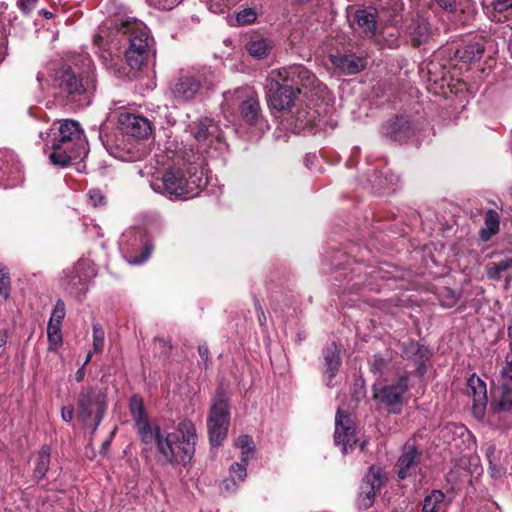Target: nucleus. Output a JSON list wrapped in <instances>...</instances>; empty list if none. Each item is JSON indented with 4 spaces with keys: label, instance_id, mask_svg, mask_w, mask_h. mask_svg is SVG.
<instances>
[{
    "label": "nucleus",
    "instance_id": "nucleus-56",
    "mask_svg": "<svg viewBox=\"0 0 512 512\" xmlns=\"http://www.w3.org/2000/svg\"><path fill=\"white\" fill-rule=\"evenodd\" d=\"M84 374H85V371H84V366L79 368L76 372V379L77 381H81L84 377Z\"/></svg>",
    "mask_w": 512,
    "mask_h": 512
},
{
    "label": "nucleus",
    "instance_id": "nucleus-12",
    "mask_svg": "<svg viewBox=\"0 0 512 512\" xmlns=\"http://www.w3.org/2000/svg\"><path fill=\"white\" fill-rule=\"evenodd\" d=\"M226 105L239 103L240 113L245 122L255 124L260 116L258 97L247 88H237L234 92L224 94Z\"/></svg>",
    "mask_w": 512,
    "mask_h": 512
},
{
    "label": "nucleus",
    "instance_id": "nucleus-2",
    "mask_svg": "<svg viewBox=\"0 0 512 512\" xmlns=\"http://www.w3.org/2000/svg\"><path fill=\"white\" fill-rule=\"evenodd\" d=\"M40 137L45 142V152L49 149L52 164L65 167L72 161L83 158L87 154V141L77 121L66 119L53 126Z\"/></svg>",
    "mask_w": 512,
    "mask_h": 512
},
{
    "label": "nucleus",
    "instance_id": "nucleus-15",
    "mask_svg": "<svg viewBox=\"0 0 512 512\" xmlns=\"http://www.w3.org/2000/svg\"><path fill=\"white\" fill-rule=\"evenodd\" d=\"M334 441L337 446L341 447L344 454L352 450L357 443L352 420L348 415H344L340 408L335 417Z\"/></svg>",
    "mask_w": 512,
    "mask_h": 512
},
{
    "label": "nucleus",
    "instance_id": "nucleus-47",
    "mask_svg": "<svg viewBox=\"0 0 512 512\" xmlns=\"http://www.w3.org/2000/svg\"><path fill=\"white\" fill-rule=\"evenodd\" d=\"M512 7V0H495L493 2V9L496 12L502 13Z\"/></svg>",
    "mask_w": 512,
    "mask_h": 512
},
{
    "label": "nucleus",
    "instance_id": "nucleus-60",
    "mask_svg": "<svg viewBox=\"0 0 512 512\" xmlns=\"http://www.w3.org/2000/svg\"><path fill=\"white\" fill-rule=\"evenodd\" d=\"M42 79H43V74L38 73V74H37V80H38V82H40V83H41Z\"/></svg>",
    "mask_w": 512,
    "mask_h": 512
},
{
    "label": "nucleus",
    "instance_id": "nucleus-28",
    "mask_svg": "<svg viewBox=\"0 0 512 512\" xmlns=\"http://www.w3.org/2000/svg\"><path fill=\"white\" fill-rule=\"evenodd\" d=\"M445 495L440 490H433L423 503L424 512H441L445 508Z\"/></svg>",
    "mask_w": 512,
    "mask_h": 512
},
{
    "label": "nucleus",
    "instance_id": "nucleus-48",
    "mask_svg": "<svg viewBox=\"0 0 512 512\" xmlns=\"http://www.w3.org/2000/svg\"><path fill=\"white\" fill-rule=\"evenodd\" d=\"M37 1L38 0H18V7L23 13L28 14L35 8Z\"/></svg>",
    "mask_w": 512,
    "mask_h": 512
},
{
    "label": "nucleus",
    "instance_id": "nucleus-31",
    "mask_svg": "<svg viewBox=\"0 0 512 512\" xmlns=\"http://www.w3.org/2000/svg\"><path fill=\"white\" fill-rule=\"evenodd\" d=\"M428 24L423 19H417L409 26V33L415 45L421 44L428 36Z\"/></svg>",
    "mask_w": 512,
    "mask_h": 512
},
{
    "label": "nucleus",
    "instance_id": "nucleus-27",
    "mask_svg": "<svg viewBox=\"0 0 512 512\" xmlns=\"http://www.w3.org/2000/svg\"><path fill=\"white\" fill-rule=\"evenodd\" d=\"M483 53L484 46L481 43L475 42L457 49L455 56L464 63H471L479 60Z\"/></svg>",
    "mask_w": 512,
    "mask_h": 512
},
{
    "label": "nucleus",
    "instance_id": "nucleus-20",
    "mask_svg": "<svg viewBox=\"0 0 512 512\" xmlns=\"http://www.w3.org/2000/svg\"><path fill=\"white\" fill-rule=\"evenodd\" d=\"M58 87L69 95H80L84 91L82 79L70 68H62L56 76Z\"/></svg>",
    "mask_w": 512,
    "mask_h": 512
},
{
    "label": "nucleus",
    "instance_id": "nucleus-42",
    "mask_svg": "<svg viewBox=\"0 0 512 512\" xmlns=\"http://www.w3.org/2000/svg\"><path fill=\"white\" fill-rule=\"evenodd\" d=\"M489 470L493 478H500L505 473V469L499 464V457L489 459Z\"/></svg>",
    "mask_w": 512,
    "mask_h": 512
},
{
    "label": "nucleus",
    "instance_id": "nucleus-39",
    "mask_svg": "<svg viewBox=\"0 0 512 512\" xmlns=\"http://www.w3.org/2000/svg\"><path fill=\"white\" fill-rule=\"evenodd\" d=\"M65 314H66L65 304L62 300H58L56 302V305H55L53 311H52L49 323H53V324L57 323V324L61 325L62 320L65 317Z\"/></svg>",
    "mask_w": 512,
    "mask_h": 512
},
{
    "label": "nucleus",
    "instance_id": "nucleus-30",
    "mask_svg": "<svg viewBox=\"0 0 512 512\" xmlns=\"http://www.w3.org/2000/svg\"><path fill=\"white\" fill-rule=\"evenodd\" d=\"M20 170L19 162L16 155L12 151L0 152V171L4 174H12Z\"/></svg>",
    "mask_w": 512,
    "mask_h": 512
},
{
    "label": "nucleus",
    "instance_id": "nucleus-44",
    "mask_svg": "<svg viewBox=\"0 0 512 512\" xmlns=\"http://www.w3.org/2000/svg\"><path fill=\"white\" fill-rule=\"evenodd\" d=\"M89 202L97 207L105 203V197L102 192L98 189H92L88 192Z\"/></svg>",
    "mask_w": 512,
    "mask_h": 512
},
{
    "label": "nucleus",
    "instance_id": "nucleus-4",
    "mask_svg": "<svg viewBox=\"0 0 512 512\" xmlns=\"http://www.w3.org/2000/svg\"><path fill=\"white\" fill-rule=\"evenodd\" d=\"M119 30L127 35L130 43L125 53L128 65L132 69H139L145 63L153 42L148 27L137 19L127 18L121 22Z\"/></svg>",
    "mask_w": 512,
    "mask_h": 512
},
{
    "label": "nucleus",
    "instance_id": "nucleus-40",
    "mask_svg": "<svg viewBox=\"0 0 512 512\" xmlns=\"http://www.w3.org/2000/svg\"><path fill=\"white\" fill-rule=\"evenodd\" d=\"M152 250H153V245L150 242H145L141 255L139 257L138 256L131 257L129 259V263L134 264V265H139V264L144 263L150 257Z\"/></svg>",
    "mask_w": 512,
    "mask_h": 512
},
{
    "label": "nucleus",
    "instance_id": "nucleus-29",
    "mask_svg": "<svg viewBox=\"0 0 512 512\" xmlns=\"http://www.w3.org/2000/svg\"><path fill=\"white\" fill-rule=\"evenodd\" d=\"M50 454H51V449L49 446L44 445L41 447L39 454H38L36 467L34 470V476L37 479H42L46 475V473L49 469V464H50Z\"/></svg>",
    "mask_w": 512,
    "mask_h": 512
},
{
    "label": "nucleus",
    "instance_id": "nucleus-8",
    "mask_svg": "<svg viewBox=\"0 0 512 512\" xmlns=\"http://www.w3.org/2000/svg\"><path fill=\"white\" fill-rule=\"evenodd\" d=\"M216 81L217 77L212 71L184 74L177 77L171 83L170 90L178 102L185 103L193 100L202 86L210 89Z\"/></svg>",
    "mask_w": 512,
    "mask_h": 512
},
{
    "label": "nucleus",
    "instance_id": "nucleus-37",
    "mask_svg": "<svg viewBox=\"0 0 512 512\" xmlns=\"http://www.w3.org/2000/svg\"><path fill=\"white\" fill-rule=\"evenodd\" d=\"M247 463L241 461V463H234L230 466V474L232 477L233 484L236 485V481H243L247 475L246 469Z\"/></svg>",
    "mask_w": 512,
    "mask_h": 512
},
{
    "label": "nucleus",
    "instance_id": "nucleus-52",
    "mask_svg": "<svg viewBox=\"0 0 512 512\" xmlns=\"http://www.w3.org/2000/svg\"><path fill=\"white\" fill-rule=\"evenodd\" d=\"M198 352H199V355L202 359V361L204 362L205 366L208 365V355H209V349H208V346L203 344V345H199L198 347Z\"/></svg>",
    "mask_w": 512,
    "mask_h": 512
},
{
    "label": "nucleus",
    "instance_id": "nucleus-36",
    "mask_svg": "<svg viewBox=\"0 0 512 512\" xmlns=\"http://www.w3.org/2000/svg\"><path fill=\"white\" fill-rule=\"evenodd\" d=\"M388 365V361L379 354L373 355L369 360V369L375 375H383Z\"/></svg>",
    "mask_w": 512,
    "mask_h": 512
},
{
    "label": "nucleus",
    "instance_id": "nucleus-32",
    "mask_svg": "<svg viewBox=\"0 0 512 512\" xmlns=\"http://www.w3.org/2000/svg\"><path fill=\"white\" fill-rule=\"evenodd\" d=\"M235 445L241 450V461L248 463L255 449L253 439L248 435H241L237 438Z\"/></svg>",
    "mask_w": 512,
    "mask_h": 512
},
{
    "label": "nucleus",
    "instance_id": "nucleus-7",
    "mask_svg": "<svg viewBox=\"0 0 512 512\" xmlns=\"http://www.w3.org/2000/svg\"><path fill=\"white\" fill-rule=\"evenodd\" d=\"M230 424V406L223 392L213 398L207 419L209 439L212 445L219 446L226 438Z\"/></svg>",
    "mask_w": 512,
    "mask_h": 512
},
{
    "label": "nucleus",
    "instance_id": "nucleus-57",
    "mask_svg": "<svg viewBox=\"0 0 512 512\" xmlns=\"http://www.w3.org/2000/svg\"><path fill=\"white\" fill-rule=\"evenodd\" d=\"M7 342V334L6 332L0 331V347L4 346Z\"/></svg>",
    "mask_w": 512,
    "mask_h": 512
},
{
    "label": "nucleus",
    "instance_id": "nucleus-14",
    "mask_svg": "<svg viewBox=\"0 0 512 512\" xmlns=\"http://www.w3.org/2000/svg\"><path fill=\"white\" fill-rule=\"evenodd\" d=\"M385 481V473L380 467H370L360 487L357 499L358 507L364 509L371 507L374 503L376 492L381 489Z\"/></svg>",
    "mask_w": 512,
    "mask_h": 512
},
{
    "label": "nucleus",
    "instance_id": "nucleus-6",
    "mask_svg": "<svg viewBox=\"0 0 512 512\" xmlns=\"http://www.w3.org/2000/svg\"><path fill=\"white\" fill-rule=\"evenodd\" d=\"M230 424V406L223 392L213 398L207 419L209 439L212 445L219 446L226 438Z\"/></svg>",
    "mask_w": 512,
    "mask_h": 512
},
{
    "label": "nucleus",
    "instance_id": "nucleus-46",
    "mask_svg": "<svg viewBox=\"0 0 512 512\" xmlns=\"http://www.w3.org/2000/svg\"><path fill=\"white\" fill-rule=\"evenodd\" d=\"M502 383L512 384V360L507 361L501 369Z\"/></svg>",
    "mask_w": 512,
    "mask_h": 512
},
{
    "label": "nucleus",
    "instance_id": "nucleus-34",
    "mask_svg": "<svg viewBox=\"0 0 512 512\" xmlns=\"http://www.w3.org/2000/svg\"><path fill=\"white\" fill-rule=\"evenodd\" d=\"M498 407L502 411H509L512 409V387L507 385V383H502Z\"/></svg>",
    "mask_w": 512,
    "mask_h": 512
},
{
    "label": "nucleus",
    "instance_id": "nucleus-33",
    "mask_svg": "<svg viewBox=\"0 0 512 512\" xmlns=\"http://www.w3.org/2000/svg\"><path fill=\"white\" fill-rule=\"evenodd\" d=\"M47 337L49 341V350H56L62 344L61 325L48 322Z\"/></svg>",
    "mask_w": 512,
    "mask_h": 512
},
{
    "label": "nucleus",
    "instance_id": "nucleus-5",
    "mask_svg": "<svg viewBox=\"0 0 512 512\" xmlns=\"http://www.w3.org/2000/svg\"><path fill=\"white\" fill-rule=\"evenodd\" d=\"M107 408L106 395L102 390L84 388L77 402V418L85 425L93 420V432L101 423Z\"/></svg>",
    "mask_w": 512,
    "mask_h": 512
},
{
    "label": "nucleus",
    "instance_id": "nucleus-24",
    "mask_svg": "<svg viewBox=\"0 0 512 512\" xmlns=\"http://www.w3.org/2000/svg\"><path fill=\"white\" fill-rule=\"evenodd\" d=\"M81 270L82 265L78 264L70 274H66L64 279L65 288L76 296L83 294L87 290V280L80 275Z\"/></svg>",
    "mask_w": 512,
    "mask_h": 512
},
{
    "label": "nucleus",
    "instance_id": "nucleus-16",
    "mask_svg": "<svg viewBox=\"0 0 512 512\" xmlns=\"http://www.w3.org/2000/svg\"><path fill=\"white\" fill-rule=\"evenodd\" d=\"M119 124L125 134L135 138H146L152 131L148 119L131 113H121L119 116Z\"/></svg>",
    "mask_w": 512,
    "mask_h": 512
},
{
    "label": "nucleus",
    "instance_id": "nucleus-9",
    "mask_svg": "<svg viewBox=\"0 0 512 512\" xmlns=\"http://www.w3.org/2000/svg\"><path fill=\"white\" fill-rule=\"evenodd\" d=\"M409 389V375H399L395 381L373 385V396L376 401L386 406L390 412L400 413L404 396Z\"/></svg>",
    "mask_w": 512,
    "mask_h": 512
},
{
    "label": "nucleus",
    "instance_id": "nucleus-43",
    "mask_svg": "<svg viewBox=\"0 0 512 512\" xmlns=\"http://www.w3.org/2000/svg\"><path fill=\"white\" fill-rule=\"evenodd\" d=\"M501 272H504V271L501 268V264L499 261L489 263L486 266V273H487L488 278H490V279L498 280L500 278Z\"/></svg>",
    "mask_w": 512,
    "mask_h": 512
},
{
    "label": "nucleus",
    "instance_id": "nucleus-17",
    "mask_svg": "<svg viewBox=\"0 0 512 512\" xmlns=\"http://www.w3.org/2000/svg\"><path fill=\"white\" fill-rule=\"evenodd\" d=\"M467 394L473 399V414L482 419L487 405V389L485 382L476 375L471 376L467 382Z\"/></svg>",
    "mask_w": 512,
    "mask_h": 512
},
{
    "label": "nucleus",
    "instance_id": "nucleus-53",
    "mask_svg": "<svg viewBox=\"0 0 512 512\" xmlns=\"http://www.w3.org/2000/svg\"><path fill=\"white\" fill-rule=\"evenodd\" d=\"M6 54V38L4 34L0 35V63L3 61Z\"/></svg>",
    "mask_w": 512,
    "mask_h": 512
},
{
    "label": "nucleus",
    "instance_id": "nucleus-55",
    "mask_svg": "<svg viewBox=\"0 0 512 512\" xmlns=\"http://www.w3.org/2000/svg\"><path fill=\"white\" fill-rule=\"evenodd\" d=\"M257 313H258L259 322L261 325H263L264 322L266 321V317H265L264 311L261 306L257 307Z\"/></svg>",
    "mask_w": 512,
    "mask_h": 512
},
{
    "label": "nucleus",
    "instance_id": "nucleus-11",
    "mask_svg": "<svg viewBox=\"0 0 512 512\" xmlns=\"http://www.w3.org/2000/svg\"><path fill=\"white\" fill-rule=\"evenodd\" d=\"M268 103L272 109L282 111L289 109L295 99V89L283 83L274 70L270 72L265 85Z\"/></svg>",
    "mask_w": 512,
    "mask_h": 512
},
{
    "label": "nucleus",
    "instance_id": "nucleus-25",
    "mask_svg": "<svg viewBox=\"0 0 512 512\" xmlns=\"http://www.w3.org/2000/svg\"><path fill=\"white\" fill-rule=\"evenodd\" d=\"M248 53L257 59L265 58L272 49V42L259 35L252 36L246 44Z\"/></svg>",
    "mask_w": 512,
    "mask_h": 512
},
{
    "label": "nucleus",
    "instance_id": "nucleus-51",
    "mask_svg": "<svg viewBox=\"0 0 512 512\" xmlns=\"http://www.w3.org/2000/svg\"><path fill=\"white\" fill-rule=\"evenodd\" d=\"M437 3L446 11H453L456 6L455 0H437Z\"/></svg>",
    "mask_w": 512,
    "mask_h": 512
},
{
    "label": "nucleus",
    "instance_id": "nucleus-21",
    "mask_svg": "<svg viewBox=\"0 0 512 512\" xmlns=\"http://www.w3.org/2000/svg\"><path fill=\"white\" fill-rule=\"evenodd\" d=\"M355 21L365 37L372 38L376 35L378 31L376 9L357 10L355 13Z\"/></svg>",
    "mask_w": 512,
    "mask_h": 512
},
{
    "label": "nucleus",
    "instance_id": "nucleus-26",
    "mask_svg": "<svg viewBox=\"0 0 512 512\" xmlns=\"http://www.w3.org/2000/svg\"><path fill=\"white\" fill-rule=\"evenodd\" d=\"M500 225L499 214L490 209L486 212L484 218V227L480 230V237L483 241H488L493 235L498 233Z\"/></svg>",
    "mask_w": 512,
    "mask_h": 512
},
{
    "label": "nucleus",
    "instance_id": "nucleus-18",
    "mask_svg": "<svg viewBox=\"0 0 512 512\" xmlns=\"http://www.w3.org/2000/svg\"><path fill=\"white\" fill-rule=\"evenodd\" d=\"M420 457L421 453L413 443L408 442L404 445L397 462L400 479H405L415 473Z\"/></svg>",
    "mask_w": 512,
    "mask_h": 512
},
{
    "label": "nucleus",
    "instance_id": "nucleus-23",
    "mask_svg": "<svg viewBox=\"0 0 512 512\" xmlns=\"http://www.w3.org/2000/svg\"><path fill=\"white\" fill-rule=\"evenodd\" d=\"M324 361H325V377L327 380V385H331V382L335 375L337 374L340 365L341 358L339 355V349L335 343H332L324 352Z\"/></svg>",
    "mask_w": 512,
    "mask_h": 512
},
{
    "label": "nucleus",
    "instance_id": "nucleus-50",
    "mask_svg": "<svg viewBox=\"0 0 512 512\" xmlns=\"http://www.w3.org/2000/svg\"><path fill=\"white\" fill-rule=\"evenodd\" d=\"M499 262L503 271L512 270V252L505 255Z\"/></svg>",
    "mask_w": 512,
    "mask_h": 512
},
{
    "label": "nucleus",
    "instance_id": "nucleus-49",
    "mask_svg": "<svg viewBox=\"0 0 512 512\" xmlns=\"http://www.w3.org/2000/svg\"><path fill=\"white\" fill-rule=\"evenodd\" d=\"M74 416V408L73 406H65L61 410V418L63 421L70 423Z\"/></svg>",
    "mask_w": 512,
    "mask_h": 512
},
{
    "label": "nucleus",
    "instance_id": "nucleus-61",
    "mask_svg": "<svg viewBox=\"0 0 512 512\" xmlns=\"http://www.w3.org/2000/svg\"><path fill=\"white\" fill-rule=\"evenodd\" d=\"M364 449V443L360 445V450L362 451Z\"/></svg>",
    "mask_w": 512,
    "mask_h": 512
},
{
    "label": "nucleus",
    "instance_id": "nucleus-3",
    "mask_svg": "<svg viewBox=\"0 0 512 512\" xmlns=\"http://www.w3.org/2000/svg\"><path fill=\"white\" fill-rule=\"evenodd\" d=\"M206 184L202 169L194 164L173 165L161 177L151 181V188L160 194L175 199H189L196 196Z\"/></svg>",
    "mask_w": 512,
    "mask_h": 512
},
{
    "label": "nucleus",
    "instance_id": "nucleus-58",
    "mask_svg": "<svg viewBox=\"0 0 512 512\" xmlns=\"http://www.w3.org/2000/svg\"><path fill=\"white\" fill-rule=\"evenodd\" d=\"M39 13L43 15L46 19H49L53 16V14L50 11L45 9L40 10Z\"/></svg>",
    "mask_w": 512,
    "mask_h": 512
},
{
    "label": "nucleus",
    "instance_id": "nucleus-45",
    "mask_svg": "<svg viewBox=\"0 0 512 512\" xmlns=\"http://www.w3.org/2000/svg\"><path fill=\"white\" fill-rule=\"evenodd\" d=\"M297 120L300 122V128L310 126L313 124L314 121V113L311 114L310 112L299 111L297 114Z\"/></svg>",
    "mask_w": 512,
    "mask_h": 512
},
{
    "label": "nucleus",
    "instance_id": "nucleus-41",
    "mask_svg": "<svg viewBox=\"0 0 512 512\" xmlns=\"http://www.w3.org/2000/svg\"><path fill=\"white\" fill-rule=\"evenodd\" d=\"M255 19L256 13L253 9H244L240 11L236 16V20L240 25L250 24L254 22Z\"/></svg>",
    "mask_w": 512,
    "mask_h": 512
},
{
    "label": "nucleus",
    "instance_id": "nucleus-22",
    "mask_svg": "<svg viewBox=\"0 0 512 512\" xmlns=\"http://www.w3.org/2000/svg\"><path fill=\"white\" fill-rule=\"evenodd\" d=\"M410 130V122L403 116L390 119L382 127L383 134L396 141L405 140L409 136Z\"/></svg>",
    "mask_w": 512,
    "mask_h": 512
},
{
    "label": "nucleus",
    "instance_id": "nucleus-35",
    "mask_svg": "<svg viewBox=\"0 0 512 512\" xmlns=\"http://www.w3.org/2000/svg\"><path fill=\"white\" fill-rule=\"evenodd\" d=\"M93 352L95 354L101 353L104 347L105 332L100 324L93 325Z\"/></svg>",
    "mask_w": 512,
    "mask_h": 512
},
{
    "label": "nucleus",
    "instance_id": "nucleus-59",
    "mask_svg": "<svg viewBox=\"0 0 512 512\" xmlns=\"http://www.w3.org/2000/svg\"><path fill=\"white\" fill-rule=\"evenodd\" d=\"M92 354H94L93 349L91 351H89V353L87 354L84 365H86L90 361Z\"/></svg>",
    "mask_w": 512,
    "mask_h": 512
},
{
    "label": "nucleus",
    "instance_id": "nucleus-62",
    "mask_svg": "<svg viewBox=\"0 0 512 512\" xmlns=\"http://www.w3.org/2000/svg\"><path fill=\"white\" fill-rule=\"evenodd\" d=\"M511 331H512V328H511V327H509V328H508V332H509V334H511Z\"/></svg>",
    "mask_w": 512,
    "mask_h": 512
},
{
    "label": "nucleus",
    "instance_id": "nucleus-1",
    "mask_svg": "<svg viewBox=\"0 0 512 512\" xmlns=\"http://www.w3.org/2000/svg\"><path fill=\"white\" fill-rule=\"evenodd\" d=\"M129 409L141 441L145 444L155 443L165 462L186 465L191 461L197 440L196 428L191 420L180 421L175 431L164 434L159 426L149 423L141 396L135 394L130 398Z\"/></svg>",
    "mask_w": 512,
    "mask_h": 512
},
{
    "label": "nucleus",
    "instance_id": "nucleus-19",
    "mask_svg": "<svg viewBox=\"0 0 512 512\" xmlns=\"http://www.w3.org/2000/svg\"><path fill=\"white\" fill-rule=\"evenodd\" d=\"M330 61L341 73L351 75L362 71L366 67V59L354 54L331 55Z\"/></svg>",
    "mask_w": 512,
    "mask_h": 512
},
{
    "label": "nucleus",
    "instance_id": "nucleus-54",
    "mask_svg": "<svg viewBox=\"0 0 512 512\" xmlns=\"http://www.w3.org/2000/svg\"><path fill=\"white\" fill-rule=\"evenodd\" d=\"M486 457H487V460L492 459V458L495 459L498 457L496 447L494 445H489L486 448Z\"/></svg>",
    "mask_w": 512,
    "mask_h": 512
},
{
    "label": "nucleus",
    "instance_id": "nucleus-13",
    "mask_svg": "<svg viewBox=\"0 0 512 512\" xmlns=\"http://www.w3.org/2000/svg\"><path fill=\"white\" fill-rule=\"evenodd\" d=\"M283 83H287L295 89V94L301 92V88L314 89L317 79L315 75L303 65H292L274 70Z\"/></svg>",
    "mask_w": 512,
    "mask_h": 512
},
{
    "label": "nucleus",
    "instance_id": "nucleus-38",
    "mask_svg": "<svg viewBox=\"0 0 512 512\" xmlns=\"http://www.w3.org/2000/svg\"><path fill=\"white\" fill-rule=\"evenodd\" d=\"M10 294V277L6 269L0 264V295L7 299Z\"/></svg>",
    "mask_w": 512,
    "mask_h": 512
},
{
    "label": "nucleus",
    "instance_id": "nucleus-10",
    "mask_svg": "<svg viewBox=\"0 0 512 512\" xmlns=\"http://www.w3.org/2000/svg\"><path fill=\"white\" fill-rule=\"evenodd\" d=\"M190 135L200 144L201 148L209 153V150H222L225 146L222 130L219 125L210 118H202L189 125Z\"/></svg>",
    "mask_w": 512,
    "mask_h": 512
}]
</instances>
